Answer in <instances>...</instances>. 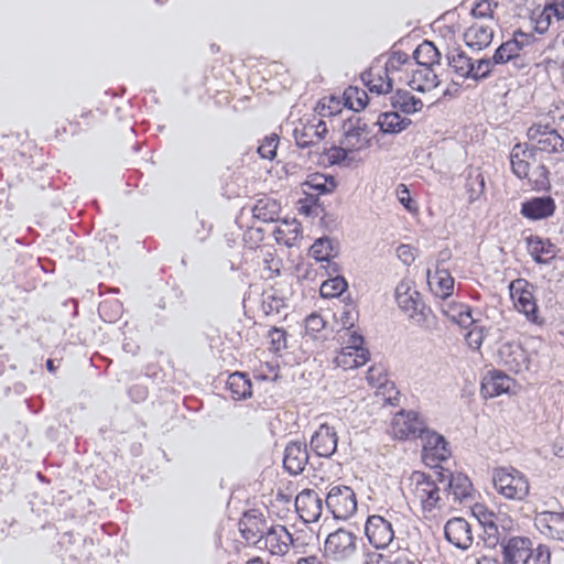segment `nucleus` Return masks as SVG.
I'll list each match as a JSON object with an SVG mask.
<instances>
[{
  "label": "nucleus",
  "instance_id": "obj_54",
  "mask_svg": "<svg viewBox=\"0 0 564 564\" xmlns=\"http://www.w3.org/2000/svg\"><path fill=\"white\" fill-rule=\"evenodd\" d=\"M534 21V30L535 32L543 34L545 33L552 23V14L549 11L547 4L543 8V10L539 13L536 18H533Z\"/></svg>",
  "mask_w": 564,
  "mask_h": 564
},
{
  "label": "nucleus",
  "instance_id": "obj_63",
  "mask_svg": "<svg viewBox=\"0 0 564 564\" xmlns=\"http://www.w3.org/2000/svg\"><path fill=\"white\" fill-rule=\"evenodd\" d=\"M368 564H391L392 554L384 555L382 553H371L368 555Z\"/></svg>",
  "mask_w": 564,
  "mask_h": 564
},
{
  "label": "nucleus",
  "instance_id": "obj_5",
  "mask_svg": "<svg viewBox=\"0 0 564 564\" xmlns=\"http://www.w3.org/2000/svg\"><path fill=\"white\" fill-rule=\"evenodd\" d=\"M395 301L398 306L419 324L425 322L427 314L431 312L423 303L420 292L413 289L410 282L406 281H401L397 285Z\"/></svg>",
  "mask_w": 564,
  "mask_h": 564
},
{
  "label": "nucleus",
  "instance_id": "obj_50",
  "mask_svg": "<svg viewBox=\"0 0 564 564\" xmlns=\"http://www.w3.org/2000/svg\"><path fill=\"white\" fill-rule=\"evenodd\" d=\"M533 174L535 175L532 181L533 189L538 192L550 189L549 170L544 164L538 165Z\"/></svg>",
  "mask_w": 564,
  "mask_h": 564
},
{
  "label": "nucleus",
  "instance_id": "obj_33",
  "mask_svg": "<svg viewBox=\"0 0 564 564\" xmlns=\"http://www.w3.org/2000/svg\"><path fill=\"white\" fill-rule=\"evenodd\" d=\"M251 381L247 375L242 372L231 373L227 379V389L235 400H245L252 394Z\"/></svg>",
  "mask_w": 564,
  "mask_h": 564
},
{
  "label": "nucleus",
  "instance_id": "obj_64",
  "mask_svg": "<svg viewBox=\"0 0 564 564\" xmlns=\"http://www.w3.org/2000/svg\"><path fill=\"white\" fill-rule=\"evenodd\" d=\"M391 564H416L415 560H413L409 553L399 552L392 554V563Z\"/></svg>",
  "mask_w": 564,
  "mask_h": 564
},
{
  "label": "nucleus",
  "instance_id": "obj_19",
  "mask_svg": "<svg viewBox=\"0 0 564 564\" xmlns=\"http://www.w3.org/2000/svg\"><path fill=\"white\" fill-rule=\"evenodd\" d=\"M527 249L538 264H550L555 258L557 248L550 239L531 235L525 238Z\"/></svg>",
  "mask_w": 564,
  "mask_h": 564
},
{
  "label": "nucleus",
  "instance_id": "obj_12",
  "mask_svg": "<svg viewBox=\"0 0 564 564\" xmlns=\"http://www.w3.org/2000/svg\"><path fill=\"white\" fill-rule=\"evenodd\" d=\"M323 499L314 489H304L295 498V509L306 523L319 520L323 512Z\"/></svg>",
  "mask_w": 564,
  "mask_h": 564
},
{
  "label": "nucleus",
  "instance_id": "obj_42",
  "mask_svg": "<svg viewBox=\"0 0 564 564\" xmlns=\"http://www.w3.org/2000/svg\"><path fill=\"white\" fill-rule=\"evenodd\" d=\"M496 65H501L499 62H494V55L491 57H482L473 61V80L482 82L490 77L492 69Z\"/></svg>",
  "mask_w": 564,
  "mask_h": 564
},
{
  "label": "nucleus",
  "instance_id": "obj_56",
  "mask_svg": "<svg viewBox=\"0 0 564 564\" xmlns=\"http://www.w3.org/2000/svg\"><path fill=\"white\" fill-rule=\"evenodd\" d=\"M530 558L533 564H551V550L545 544H539L535 549L532 547Z\"/></svg>",
  "mask_w": 564,
  "mask_h": 564
},
{
  "label": "nucleus",
  "instance_id": "obj_29",
  "mask_svg": "<svg viewBox=\"0 0 564 564\" xmlns=\"http://www.w3.org/2000/svg\"><path fill=\"white\" fill-rule=\"evenodd\" d=\"M408 84L413 90L425 93L436 88L440 80L432 67H417L412 70V76Z\"/></svg>",
  "mask_w": 564,
  "mask_h": 564
},
{
  "label": "nucleus",
  "instance_id": "obj_17",
  "mask_svg": "<svg viewBox=\"0 0 564 564\" xmlns=\"http://www.w3.org/2000/svg\"><path fill=\"white\" fill-rule=\"evenodd\" d=\"M326 123L318 119L317 122H301L293 130V137L297 147L305 149L317 144L327 133Z\"/></svg>",
  "mask_w": 564,
  "mask_h": 564
},
{
  "label": "nucleus",
  "instance_id": "obj_28",
  "mask_svg": "<svg viewBox=\"0 0 564 564\" xmlns=\"http://www.w3.org/2000/svg\"><path fill=\"white\" fill-rule=\"evenodd\" d=\"M390 105L394 111L412 115L422 109L423 101L413 96L409 90L398 89L390 96Z\"/></svg>",
  "mask_w": 564,
  "mask_h": 564
},
{
  "label": "nucleus",
  "instance_id": "obj_41",
  "mask_svg": "<svg viewBox=\"0 0 564 564\" xmlns=\"http://www.w3.org/2000/svg\"><path fill=\"white\" fill-rule=\"evenodd\" d=\"M344 139L341 144L346 145L350 151L360 150L369 144V140L362 138L361 132L352 128L351 124H343Z\"/></svg>",
  "mask_w": 564,
  "mask_h": 564
},
{
  "label": "nucleus",
  "instance_id": "obj_55",
  "mask_svg": "<svg viewBox=\"0 0 564 564\" xmlns=\"http://www.w3.org/2000/svg\"><path fill=\"white\" fill-rule=\"evenodd\" d=\"M284 306V300L275 295H268L262 302V308L267 315L279 314Z\"/></svg>",
  "mask_w": 564,
  "mask_h": 564
},
{
  "label": "nucleus",
  "instance_id": "obj_46",
  "mask_svg": "<svg viewBox=\"0 0 564 564\" xmlns=\"http://www.w3.org/2000/svg\"><path fill=\"white\" fill-rule=\"evenodd\" d=\"M371 73H364L361 79L371 93L388 94L392 90V79L387 76L386 79L379 77L377 82L370 78Z\"/></svg>",
  "mask_w": 564,
  "mask_h": 564
},
{
  "label": "nucleus",
  "instance_id": "obj_60",
  "mask_svg": "<svg viewBox=\"0 0 564 564\" xmlns=\"http://www.w3.org/2000/svg\"><path fill=\"white\" fill-rule=\"evenodd\" d=\"M410 61V57L406 53L398 51L393 52L387 63V69H399V67L403 64H406Z\"/></svg>",
  "mask_w": 564,
  "mask_h": 564
},
{
  "label": "nucleus",
  "instance_id": "obj_9",
  "mask_svg": "<svg viewBox=\"0 0 564 564\" xmlns=\"http://www.w3.org/2000/svg\"><path fill=\"white\" fill-rule=\"evenodd\" d=\"M426 424L415 411H400L392 421V433L399 440L420 438Z\"/></svg>",
  "mask_w": 564,
  "mask_h": 564
},
{
  "label": "nucleus",
  "instance_id": "obj_57",
  "mask_svg": "<svg viewBox=\"0 0 564 564\" xmlns=\"http://www.w3.org/2000/svg\"><path fill=\"white\" fill-rule=\"evenodd\" d=\"M484 338V328L476 325L466 335V341L474 350H478L481 347Z\"/></svg>",
  "mask_w": 564,
  "mask_h": 564
},
{
  "label": "nucleus",
  "instance_id": "obj_53",
  "mask_svg": "<svg viewBox=\"0 0 564 564\" xmlns=\"http://www.w3.org/2000/svg\"><path fill=\"white\" fill-rule=\"evenodd\" d=\"M473 513L481 525L501 520V516L496 514L494 511L487 509L484 505H476L473 508Z\"/></svg>",
  "mask_w": 564,
  "mask_h": 564
},
{
  "label": "nucleus",
  "instance_id": "obj_1",
  "mask_svg": "<svg viewBox=\"0 0 564 564\" xmlns=\"http://www.w3.org/2000/svg\"><path fill=\"white\" fill-rule=\"evenodd\" d=\"M494 487L498 494L510 500H524L530 485L524 474L513 467H498L492 473Z\"/></svg>",
  "mask_w": 564,
  "mask_h": 564
},
{
  "label": "nucleus",
  "instance_id": "obj_39",
  "mask_svg": "<svg viewBox=\"0 0 564 564\" xmlns=\"http://www.w3.org/2000/svg\"><path fill=\"white\" fill-rule=\"evenodd\" d=\"M345 106L355 112L362 110L368 104V94L358 87H348L344 93Z\"/></svg>",
  "mask_w": 564,
  "mask_h": 564
},
{
  "label": "nucleus",
  "instance_id": "obj_7",
  "mask_svg": "<svg viewBox=\"0 0 564 564\" xmlns=\"http://www.w3.org/2000/svg\"><path fill=\"white\" fill-rule=\"evenodd\" d=\"M498 361L508 371L524 373L530 369V357L528 351L518 343L506 341L500 345L497 352Z\"/></svg>",
  "mask_w": 564,
  "mask_h": 564
},
{
  "label": "nucleus",
  "instance_id": "obj_59",
  "mask_svg": "<svg viewBox=\"0 0 564 564\" xmlns=\"http://www.w3.org/2000/svg\"><path fill=\"white\" fill-rule=\"evenodd\" d=\"M348 152H351L346 145L344 147H332L327 155L332 164H338L345 161L348 156Z\"/></svg>",
  "mask_w": 564,
  "mask_h": 564
},
{
  "label": "nucleus",
  "instance_id": "obj_21",
  "mask_svg": "<svg viewBox=\"0 0 564 564\" xmlns=\"http://www.w3.org/2000/svg\"><path fill=\"white\" fill-rule=\"evenodd\" d=\"M535 524L543 534L564 542V512L543 511L536 516Z\"/></svg>",
  "mask_w": 564,
  "mask_h": 564
},
{
  "label": "nucleus",
  "instance_id": "obj_37",
  "mask_svg": "<svg viewBox=\"0 0 564 564\" xmlns=\"http://www.w3.org/2000/svg\"><path fill=\"white\" fill-rule=\"evenodd\" d=\"M280 205L275 200L259 199L254 205L252 213L253 217L264 221H274L278 217Z\"/></svg>",
  "mask_w": 564,
  "mask_h": 564
},
{
  "label": "nucleus",
  "instance_id": "obj_44",
  "mask_svg": "<svg viewBox=\"0 0 564 564\" xmlns=\"http://www.w3.org/2000/svg\"><path fill=\"white\" fill-rule=\"evenodd\" d=\"M465 188L468 194V200L469 203L475 202L480 197V195L485 191V178L480 173H477L473 175L469 173L466 183Z\"/></svg>",
  "mask_w": 564,
  "mask_h": 564
},
{
  "label": "nucleus",
  "instance_id": "obj_4",
  "mask_svg": "<svg viewBox=\"0 0 564 564\" xmlns=\"http://www.w3.org/2000/svg\"><path fill=\"white\" fill-rule=\"evenodd\" d=\"M533 284L523 279H518L510 284L511 297L518 312L525 315L528 321L542 325L544 319L538 315L539 310L533 295Z\"/></svg>",
  "mask_w": 564,
  "mask_h": 564
},
{
  "label": "nucleus",
  "instance_id": "obj_11",
  "mask_svg": "<svg viewBox=\"0 0 564 564\" xmlns=\"http://www.w3.org/2000/svg\"><path fill=\"white\" fill-rule=\"evenodd\" d=\"M414 480V496L420 500L424 510H433L440 501V488L436 481L423 471H414L412 475Z\"/></svg>",
  "mask_w": 564,
  "mask_h": 564
},
{
  "label": "nucleus",
  "instance_id": "obj_62",
  "mask_svg": "<svg viewBox=\"0 0 564 564\" xmlns=\"http://www.w3.org/2000/svg\"><path fill=\"white\" fill-rule=\"evenodd\" d=\"M348 345L343 348L345 351H351L354 349H357L359 347H362L364 345V337L356 332H352L349 334Z\"/></svg>",
  "mask_w": 564,
  "mask_h": 564
},
{
  "label": "nucleus",
  "instance_id": "obj_13",
  "mask_svg": "<svg viewBox=\"0 0 564 564\" xmlns=\"http://www.w3.org/2000/svg\"><path fill=\"white\" fill-rule=\"evenodd\" d=\"M338 436L333 426L321 424L310 441L311 449L318 456L329 458L337 449Z\"/></svg>",
  "mask_w": 564,
  "mask_h": 564
},
{
  "label": "nucleus",
  "instance_id": "obj_23",
  "mask_svg": "<svg viewBox=\"0 0 564 564\" xmlns=\"http://www.w3.org/2000/svg\"><path fill=\"white\" fill-rule=\"evenodd\" d=\"M510 382V377L502 371H488L481 380L480 393L485 399L498 397L509 391Z\"/></svg>",
  "mask_w": 564,
  "mask_h": 564
},
{
  "label": "nucleus",
  "instance_id": "obj_45",
  "mask_svg": "<svg viewBox=\"0 0 564 564\" xmlns=\"http://www.w3.org/2000/svg\"><path fill=\"white\" fill-rule=\"evenodd\" d=\"M326 322L324 318L317 314H310L304 321L305 335L311 337L312 339L321 338L319 334L325 329Z\"/></svg>",
  "mask_w": 564,
  "mask_h": 564
},
{
  "label": "nucleus",
  "instance_id": "obj_43",
  "mask_svg": "<svg viewBox=\"0 0 564 564\" xmlns=\"http://www.w3.org/2000/svg\"><path fill=\"white\" fill-rule=\"evenodd\" d=\"M348 284L344 276L336 275L335 278L328 279L324 281L319 288V293L322 297L329 299L339 296L346 289Z\"/></svg>",
  "mask_w": 564,
  "mask_h": 564
},
{
  "label": "nucleus",
  "instance_id": "obj_47",
  "mask_svg": "<svg viewBox=\"0 0 564 564\" xmlns=\"http://www.w3.org/2000/svg\"><path fill=\"white\" fill-rule=\"evenodd\" d=\"M317 111L321 117H333L340 112V100L333 96L324 98L318 102Z\"/></svg>",
  "mask_w": 564,
  "mask_h": 564
},
{
  "label": "nucleus",
  "instance_id": "obj_16",
  "mask_svg": "<svg viewBox=\"0 0 564 564\" xmlns=\"http://www.w3.org/2000/svg\"><path fill=\"white\" fill-rule=\"evenodd\" d=\"M306 443L290 442L284 449L283 467L292 476L302 474L308 463Z\"/></svg>",
  "mask_w": 564,
  "mask_h": 564
},
{
  "label": "nucleus",
  "instance_id": "obj_61",
  "mask_svg": "<svg viewBox=\"0 0 564 564\" xmlns=\"http://www.w3.org/2000/svg\"><path fill=\"white\" fill-rule=\"evenodd\" d=\"M512 39H517V42L522 50L531 45L534 41V36L532 34L522 32L521 30L514 31Z\"/></svg>",
  "mask_w": 564,
  "mask_h": 564
},
{
  "label": "nucleus",
  "instance_id": "obj_24",
  "mask_svg": "<svg viewBox=\"0 0 564 564\" xmlns=\"http://www.w3.org/2000/svg\"><path fill=\"white\" fill-rule=\"evenodd\" d=\"M306 200L317 205L319 194L332 193L336 187V181L330 175L321 173L313 174L303 184Z\"/></svg>",
  "mask_w": 564,
  "mask_h": 564
},
{
  "label": "nucleus",
  "instance_id": "obj_6",
  "mask_svg": "<svg viewBox=\"0 0 564 564\" xmlns=\"http://www.w3.org/2000/svg\"><path fill=\"white\" fill-rule=\"evenodd\" d=\"M530 141L535 142L532 149L546 153L564 151V138L550 124L533 123L527 131Z\"/></svg>",
  "mask_w": 564,
  "mask_h": 564
},
{
  "label": "nucleus",
  "instance_id": "obj_27",
  "mask_svg": "<svg viewBox=\"0 0 564 564\" xmlns=\"http://www.w3.org/2000/svg\"><path fill=\"white\" fill-rule=\"evenodd\" d=\"M269 528L267 527V522L264 520L253 518H247L239 522V530L241 532L242 538L248 542L259 547L262 546V542L264 540L265 531Z\"/></svg>",
  "mask_w": 564,
  "mask_h": 564
},
{
  "label": "nucleus",
  "instance_id": "obj_20",
  "mask_svg": "<svg viewBox=\"0 0 564 564\" xmlns=\"http://www.w3.org/2000/svg\"><path fill=\"white\" fill-rule=\"evenodd\" d=\"M293 543L292 534L284 525H272L265 531L262 546L268 549L272 554L283 555L289 551Z\"/></svg>",
  "mask_w": 564,
  "mask_h": 564
},
{
  "label": "nucleus",
  "instance_id": "obj_14",
  "mask_svg": "<svg viewBox=\"0 0 564 564\" xmlns=\"http://www.w3.org/2000/svg\"><path fill=\"white\" fill-rule=\"evenodd\" d=\"M445 539L455 547L467 550L473 544L470 524L464 518H452L444 525Z\"/></svg>",
  "mask_w": 564,
  "mask_h": 564
},
{
  "label": "nucleus",
  "instance_id": "obj_2",
  "mask_svg": "<svg viewBox=\"0 0 564 564\" xmlns=\"http://www.w3.org/2000/svg\"><path fill=\"white\" fill-rule=\"evenodd\" d=\"M358 536L347 529H337L325 540V555L334 561L350 560L358 550Z\"/></svg>",
  "mask_w": 564,
  "mask_h": 564
},
{
  "label": "nucleus",
  "instance_id": "obj_36",
  "mask_svg": "<svg viewBox=\"0 0 564 564\" xmlns=\"http://www.w3.org/2000/svg\"><path fill=\"white\" fill-rule=\"evenodd\" d=\"M369 355V351L362 346L351 351L343 350L340 356L337 357V361L345 368H358L366 364Z\"/></svg>",
  "mask_w": 564,
  "mask_h": 564
},
{
  "label": "nucleus",
  "instance_id": "obj_25",
  "mask_svg": "<svg viewBox=\"0 0 564 564\" xmlns=\"http://www.w3.org/2000/svg\"><path fill=\"white\" fill-rule=\"evenodd\" d=\"M465 44L474 50L481 51L488 47L494 39V30L489 26L475 23L464 32Z\"/></svg>",
  "mask_w": 564,
  "mask_h": 564
},
{
  "label": "nucleus",
  "instance_id": "obj_58",
  "mask_svg": "<svg viewBox=\"0 0 564 564\" xmlns=\"http://www.w3.org/2000/svg\"><path fill=\"white\" fill-rule=\"evenodd\" d=\"M358 312L352 304H346L340 314V323L344 328L350 329L355 325Z\"/></svg>",
  "mask_w": 564,
  "mask_h": 564
},
{
  "label": "nucleus",
  "instance_id": "obj_30",
  "mask_svg": "<svg viewBox=\"0 0 564 564\" xmlns=\"http://www.w3.org/2000/svg\"><path fill=\"white\" fill-rule=\"evenodd\" d=\"M411 123V119L401 117L394 110L380 113L377 120L380 131L386 134H398L404 131Z\"/></svg>",
  "mask_w": 564,
  "mask_h": 564
},
{
  "label": "nucleus",
  "instance_id": "obj_34",
  "mask_svg": "<svg viewBox=\"0 0 564 564\" xmlns=\"http://www.w3.org/2000/svg\"><path fill=\"white\" fill-rule=\"evenodd\" d=\"M447 486L454 498L459 501L468 498L473 490V485L469 478L462 473L456 475L451 474Z\"/></svg>",
  "mask_w": 564,
  "mask_h": 564
},
{
  "label": "nucleus",
  "instance_id": "obj_32",
  "mask_svg": "<svg viewBox=\"0 0 564 564\" xmlns=\"http://www.w3.org/2000/svg\"><path fill=\"white\" fill-rule=\"evenodd\" d=\"M413 58L417 67H432L440 64L441 53L433 42L425 40L414 50Z\"/></svg>",
  "mask_w": 564,
  "mask_h": 564
},
{
  "label": "nucleus",
  "instance_id": "obj_52",
  "mask_svg": "<svg viewBox=\"0 0 564 564\" xmlns=\"http://www.w3.org/2000/svg\"><path fill=\"white\" fill-rule=\"evenodd\" d=\"M498 522L499 521H495L489 524L481 525L484 529V542L489 547H495L497 544H500L501 542Z\"/></svg>",
  "mask_w": 564,
  "mask_h": 564
},
{
  "label": "nucleus",
  "instance_id": "obj_26",
  "mask_svg": "<svg viewBox=\"0 0 564 564\" xmlns=\"http://www.w3.org/2000/svg\"><path fill=\"white\" fill-rule=\"evenodd\" d=\"M447 65L453 70V73L463 79H471L473 78V58L469 57L464 51L460 48H454L449 51L446 55Z\"/></svg>",
  "mask_w": 564,
  "mask_h": 564
},
{
  "label": "nucleus",
  "instance_id": "obj_38",
  "mask_svg": "<svg viewBox=\"0 0 564 564\" xmlns=\"http://www.w3.org/2000/svg\"><path fill=\"white\" fill-rule=\"evenodd\" d=\"M310 252L316 261L328 262L329 259L335 256L336 249L334 242L328 237H322L315 240Z\"/></svg>",
  "mask_w": 564,
  "mask_h": 564
},
{
  "label": "nucleus",
  "instance_id": "obj_22",
  "mask_svg": "<svg viewBox=\"0 0 564 564\" xmlns=\"http://www.w3.org/2000/svg\"><path fill=\"white\" fill-rule=\"evenodd\" d=\"M535 149L527 143H517L510 151V165L512 173L519 178H525L530 171V161L534 160Z\"/></svg>",
  "mask_w": 564,
  "mask_h": 564
},
{
  "label": "nucleus",
  "instance_id": "obj_18",
  "mask_svg": "<svg viewBox=\"0 0 564 564\" xmlns=\"http://www.w3.org/2000/svg\"><path fill=\"white\" fill-rule=\"evenodd\" d=\"M555 200L551 196H538L521 204V215L530 220L546 219L554 215Z\"/></svg>",
  "mask_w": 564,
  "mask_h": 564
},
{
  "label": "nucleus",
  "instance_id": "obj_35",
  "mask_svg": "<svg viewBox=\"0 0 564 564\" xmlns=\"http://www.w3.org/2000/svg\"><path fill=\"white\" fill-rule=\"evenodd\" d=\"M430 285L437 297L446 300L453 293L454 279L447 270H437L435 285L432 282H430Z\"/></svg>",
  "mask_w": 564,
  "mask_h": 564
},
{
  "label": "nucleus",
  "instance_id": "obj_31",
  "mask_svg": "<svg viewBox=\"0 0 564 564\" xmlns=\"http://www.w3.org/2000/svg\"><path fill=\"white\" fill-rule=\"evenodd\" d=\"M442 313L448 317L453 323L459 325L460 327H468L476 323V321L471 316L470 306L458 303V302H448L442 305Z\"/></svg>",
  "mask_w": 564,
  "mask_h": 564
},
{
  "label": "nucleus",
  "instance_id": "obj_48",
  "mask_svg": "<svg viewBox=\"0 0 564 564\" xmlns=\"http://www.w3.org/2000/svg\"><path fill=\"white\" fill-rule=\"evenodd\" d=\"M278 143L279 137L276 134L268 135L259 145L258 153L263 159L272 160L276 154Z\"/></svg>",
  "mask_w": 564,
  "mask_h": 564
},
{
  "label": "nucleus",
  "instance_id": "obj_49",
  "mask_svg": "<svg viewBox=\"0 0 564 564\" xmlns=\"http://www.w3.org/2000/svg\"><path fill=\"white\" fill-rule=\"evenodd\" d=\"M498 7L495 0H479L471 9V14L475 18H494V10Z\"/></svg>",
  "mask_w": 564,
  "mask_h": 564
},
{
  "label": "nucleus",
  "instance_id": "obj_15",
  "mask_svg": "<svg viewBox=\"0 0 564 564\" xmlns=\"http://www.w3.org/2000/svg\"><path fill=\"white\" fill-rule=\"evenodd\" d=\"M420 438L423 442V458L432 459L433 462L446 460L451 456L448 443L441 434L431 431L427 426Z\"/></svg>",
  "mask_w": 564,
  "mask_h": 564
},
{
  "label": "nucleus",
  "instance_id": "obj_51",
  "mask_svg": "<svg viewBox=\"0 0 564 564\" xmlns=\"http://www.w3.org/2000/svg\"><path fill=\"white\" fill-rule=\"evenodd\" d=\"M270 349L274 352L286 348V332L282 328L273 327L269 330Z\"/></svg>",
  "mask_w": 564,
  "mask_h": 564
},
{
  "label": "nucleus",
  "instance_id": "obj_40",
  "mask_svg": "<svg viewBox=\"0 0 564 564\" xmlns=\"http://www.w3.org/2000/svg\"><path fill=\"white\" fill-rule=\"evenodd\" d=\"M522 48L519 46L517 39H511L502 44L494 53V62H499L501 65L510 61L517 59L520 56Z\"/></svg>",
  "mask_w": 564,
  "mask_h": 564
},
{
  "label": "nucleus",
  "instance_id": "obj_10",
  "mask_svg": "<svg viewBox=\"0 0 564 564\" xmlns=\"http://www.w3.org/2000/svg\"><path fill=\"white\" fill-rule=\"evenodd\" d=\"M500 546L503 564H527L532 555V541L527 536L503 538Z\"/></svg>",
  "mask_w": 564,
  "mask_h": 564
},
{
  "label": "nucleus",
  "instance_id": "obj_3",
  "mask_svg": "<svg viewBox=\"0 0 564 564\" xmlns=\"http://www.w3.org/2000/svg\"><path fill=\"white\" fill-rule=\"evenodd\" d=\"M325 506L335 519L347 520L357 511L356 494L348 486H333L325 497Z\"/></svg>",
  "mask_w": 564,
  "mask_h": 564
},
{
  "label": "nucleus",
  "instance_id": "obj_8",
  "mask_svg": "<svg viewBox=\"0 0 564 564\" xmlns=\"http://www.w3.org/2000/svg\"><path fill=\"white\" fill-rule=\"evenodd\" d=\"M365 534L372 546L386 549L394 539L392 522L379 514L369 516L365 523Z\"/></svg>",
  "mask_w": 564,
  "mask_h": 564
}]
</instances>
